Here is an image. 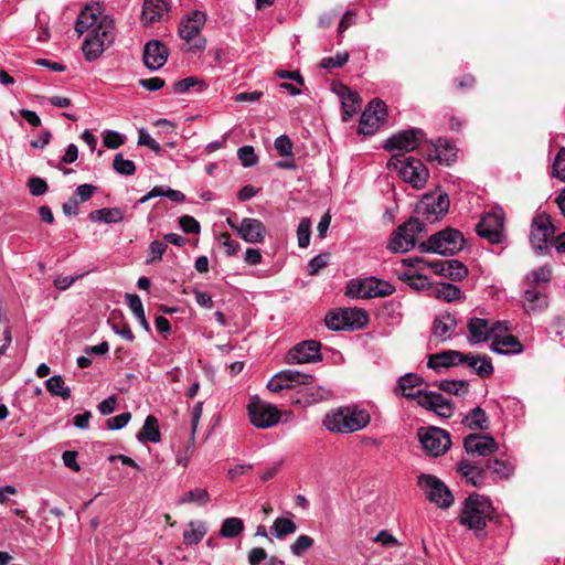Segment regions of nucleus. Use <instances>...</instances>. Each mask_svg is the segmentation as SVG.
Returning a JSON list of instances; mask_svg holds the SVG:
<instances>
[{
	"mask_svg": "<svg viewBox=\"0 0 565 565\" xmlns=\"http://www.w3.org/2000/svg\"><path fill=\"white\" fill-rule=\"evenodd\" d=\"M494 509L491 502L479 493H471L463 502L459 522L475 532L479 540L487 536V522L492 520Z\"/></svg>",
	"mask_w": 565,
	"mask_h": 565,
	"instance_id": "f257e3e1",
	"label": "nucleus"
},
{
	"mask_svg": "<svg viewBox=\"0 0 565 565\" xmlns=\"http://www.w3.org/2000/svg\"><path fill=\"white\" fill-rule=\"evenodd\" d=\"M422 233H426L425 222L409 217L393 231L387 248L394 254L406 253L416 246L417 235Z\"/></svg>",
	"mask_w": 565,
	"mask_h": 565,
	"instance_id": "f03ea898",
	"label": "nucleus"
},
{
	"mask_svg": "<svg viewBox=\"0 0 565 565\" xmlns=\"http://www.w3.org/2000/svg\"><path fill=\"white\" fill-rule=\"evenodd\" d=\"M370 423V415L365 411L355 408H341L333 414L332 419L327 417L326 425L329 430L337 433H353L364 428Z\"/></svg>",
	"mask_w": 565,
	"mask_h": 565,
	"instance_id": "7ed1b4c3",
	"label": "nucleus"
},
{
	"mask_svg": "<svg viewBox=\"0 0 565 565\" xmlns=\"http://www.w3.org/2000/svg\"><path fill=\"white\" fill-rule=\"evenodd\" d=\"M418 486L426 498L441 509H448L454 503V495L448 487L436 476L422 473L418 476Z\"/></svg>",
	"mask_w": 565,
	"mask_h": 565,
	"instance_id": "20e7f679",
	"label": "nucleus"
},
{
	"mask_svg": "<svg viewBox=\"0 0 565 565\" xmlns=\"http://www.w3.org/2000/svg\"><path fill=\"white\" fill-rule=\"evenodd\" d=\"M247 412L250 423L262 429L275 426L281 416L276 406L262 401L258 396H253L249 399Z\"/></svg>",
	"mask_w": 565,
	"mask_h": 565,
	"instance_id": "39448f33",
	"label": "nucleus"
},
{
	"mask_svg": "<svg viewBox=\"0 0 565 565\" xmlns=\"http://www.w3.org/2000/svg\"><path fill=\"white\" fill-rule=\"evenodd\" d=\"M417 436L426 454L434 457L444 455L451 446L449 433L439 427H420Z\"/></svg>",
	"mask_w": 565,
	"mask_h": 565,
	"instance_id": "423d86ee",
	"label": "nucleus"
},
{
	"mask_svg": "<svg viewBox=\"0 0 565 565\" xmlns=\"http://www.w3.org/2000/svg\"><path fill=\"white\" fill-rule=\"evenodd\" d=\"M205 13L199 10L191 12L190 15L182 19L179 25V35L186 41L191 47L204 50L206 40L200 34L205 23Z\"/></svg>",
	"mask_w": 565,
	"mask_h": 565,
	"instance_id": "0eeeda50",
	"label": "nucleus"
},
{
	"mask_svg": "<svg viewBox=\"0 0 565 565\" xmlns=\"http://www.w3.org/2000/svg\"><path fill=\"white\" fill-rule=\"evenodd\" d=\"M555 227L547 213L535 215L531 223L530 242L536 254H544L548 249L547 243L554 237Z\"/></svg>",
	"mask_w": 565,
	"mask_h": 565,
	"instance_id": "6e6552de",
	"label": "nucleus"
},
{
	"mask_svg": "<svg viewBox=\"0 0 565 565\" xmlns=\"http://www.w3.org/2000/svg\"><path fill=\"white\" fill-rule=\"evenodd\" d=\"M426 134L423 129L419 128H411L406 130L398 131L397 134L390 137L383 148L386 151L398 150L399 153L413 151L418 148L425 139Z\"/></svg>",
	"mask_w": 565,
	"mask_h": 565,
	"instance_id": "1a4fd4ad",
	"label": "nucleus"
},
{
	"mask_svg": "<svg viewBox=\"0 0 565 565\" xmlns=\"http://www.w3.org/2000/svg\"><path fill=\"white\" fill-rule=\"evenodd\" d=\"M450 201L448 194L443 192L437 196L425 194L416 206V212L426 216L427 221L436 222L443 218L449 210Z\"/></svg>",
	"mask_w": 565,
	"mask_h": 565,
	"instance_id": "9d476101",
	"label": "nucleus"
},
{
	"mask_svg": "<svg viewBox=\"0 0 565 565\" xmlns=\"http://www.w3.org/2000/svg\"><path fill=\"white\" fill-rule=\"evenodd\" d=\"M386 116L387 107L385 103L380 98H374L369 103L361 115L359 132L363 135L374 134L377 130L380 122L385 121Z\"/></svg>",
	"mask_w": 565,
	"mask_h": 565,
	"instance_id": "9b49d317",
	"label": "nucleus"
},
{
	"mask_svg": "<svg viewBox=\"0 0 565 565\" xmlns=\"http://www.w3.org/2000/svg\"><path fill=\"white\" fill-rule=\"evenodd\" d=\"M477 234L491 244H499L504 238V218L497 212L486 213L476 225Z\"/></svg>",
	"mask_w": 565,
	"mask_h": 565,
	"instance_id": "f8f14e48",
	"label": "nucleus"
},
{
	"mask_svg": "<svg viewBox=\"0 0 565 565\" xmlns=\"http://www.w3.org/2000/svg\"><path fill=\"white\" fill-rule=\"evenodd\" d=\"M416 396H419L418 405L423 408L434 412L441 418L452 417L455 405L440 393L418 390L416 391Z\"/></svg>",
	"mask_w": 565,
	"mask_h": 565,
	"instance_id": "ddd939ff",
	"label": "nucleus"
},
{
	"mask_svg": "<svg viewBox=\"0 0 565 565\" xmlns=\"http://www.w3.org/2000/svg\"><path fill=\"white\" fill-rule=\"evenodd\" d=\"M399 177L407 183L412 184L415 189L423 188L429 177L426 166L414 157L405 158L398 170Z\"/></svg>",
	"mask_w": 565,
	"mask_h": 565,
	"instance_id": "4468645a",
	"label": "nucleus"
},
{
	"mask_svg": "<svg viewBox=\"0 0 565 565\" xmlns=\"http://www.w3.org/2000/svg\"><path fill=\"white\" fill-rule=\"evenodd\" d=\"M436 243L441 249V256H454L462 250L465 237L459 230L447 227L434 234Z\"/></svg>",
	"mask_w": 565,
	"mask_h": 565,
	"instance_id": "2eb2a0df",
	"label": "nucleus"
},
{
	"mask_svg": "<svg viewBox=\"0 0 565 565\" xmlns=\"http://www.w3.org/2000/svg\"><path fill=\"white\" fill-rule=\"evenodd\" d=\"M320 349L321 343L316 340L303 341L288 352V361L300 364L322 361Z\"/></svg>",
	"mask_w": 565,
	"mask_h": 565,
	"instance_id": "dca6fc26",
	"label": "nucleus"
},
{
	"mask_svg": "<svg viewBox=\"0 0 565 565\" xmlns=\"http://www.w3.org/2000/svg\"><path fill=\"white\" fill-rule=\"evenodd\" d=\"M463 448L468 454H478L479 456H489L499 450V445L490 435L471 433L463 439Z\"/></svg>",
	"mask_w": 565,
	"mask_h": 565,
	"instance_id": "f3484780",
	"label": "nucleus"
},
{
	"mask_svg": "<svg viewBox=\"0 0 565 565\" xmlns=\"http://www.w3.org/2000/svg\"><path fill=\"white\" fill-rule=\"evenodd\" d=\"M169 57V49L159 40H150L143 47V63L149 70L162 67Z\"/></svg>",
	"mask_w": 565,
	"mask_h": 565,
	"instance_id": "a211bd4d",
	"label": "nucleus"
},
{
	"mask_svg": "<svg viewBox=\"0 0 565 565\" xmlns=\"http://www.w3.org/2000/svg\"><path fill=\"white\" fill-rule=\"evenodd\" d=\"M457 324L456 317L448 311L436 316L431 327V340L436 339L439 342H445L451 339L456 332Z\"/></svg>",
	"mask_w": 565,
	"mask_h": 565,
	"instance_id": "6ab92c4d",
	"label": "nucleus"
},
{
	"mask_svg": "<svg viewBox=\"0 0 565 565\" xmlns=\"http://www.w3.org/2000/svg\"><path fill=\"white\" fill-rule=\"evenodd\" d=\"M456 157V146L445 138H438L435 142H431L429 152L427 153L428 161L437 160L439 163H445L446 166H450L455 162Z\"/></svg>",
	"mask_w": 565,
	"mask_h": 565,
	"instance_id": "aec40b11",
	"label": "nucleus"
},
{
	"mask_svg": "<svg viewBox=\"0 0 565 565\" xmlns=\"http://www.w3.org/2000/svg\"><path fill=\"white\" fill-rule=\"evenodd\" d=\"M237 235L247 243H262L266 237V227L257 218L245 217L239 224Z\"/></svg>",
	"mask_w": 565,
	"mask_h": 565,
	"instance_id": "412c9836",
	"label": "nucleus"
},
{
	"mask_svg": "<svg viewBox=\"0 0 565 565\" xmlns=\"http://www.w3.org/2000/svg\"><path fill=\"white\" fill-rule=\"evenodd\" d=\"M459 364H466L473 369L475 373L481 379L490 377L493 374V364L488 355H479L473 353H463L459 356Z\"/></svg>",
	"mask_w": 565,
	"mask_h": 565,
	"instance_id": "4be33fe9",
	"label": "nucleus"
},
{
	"mask_svg": "<svg viewBox=\"0 0 565 565\" xmlns=\"http://www.w3.org/2000/svg\"><path fill=\"white\" fill-rule=\"evenodd\" d=\"M461 352L457 350H445L427 356V366L436 373H441L444 369L459 365Z\"/></svg>",
	"mask_w": 565,
	"mask_h": 565,
	"instance_id": "5701e85b",
	"label": "nucleus"
},
{
	"mask_svg": "<svg viewBox=\"0 0 565 565\" xmlns=\"http://www.w3.org/2000/svg\"><path fill=\"white\" fill-rule=\"evenodd\" d=\"M103 6L99 2L87 4L79 13L76 23L75 31L78 35L94 26L103 14Z\"/></svg>",
	"mask_w": 565,
	"mask_h": 565,
	"instance_id": "b1692460",
	"label": "nucleus"
},
{
	"mask_svg": "<svg viewBox=\"0 0 565 565\" xmlns=\"http://www.w3.org/2000/svg\"><path fill=\"white\" fill-rule=\"evenodd\" d=\"M297 393L300 396L295 399L294 403L301 404L303 406L328 399L331 396V392L329 390L313 385V382L311 384L301 385Z\"/></svg>",
	"mask_w": 565,
	"mask_h": 565,
	"instance_id": "393cba45",
	"label": "nucleus"
},
{
	"mask_svg": "<svg viewBox=\"0 0 565 565\" xmlns=\"http://www.w3.org/2000/svg\"><path fill=\"white\" fill-rule=\"evenodd\" d=\"M168 10L166 0H145L141 11V23L148 26L154 22H159L163 13Z\"/></svg>",
	"mask_w": 565,
	"mask_h": 565,
	"instance_id": "a878e982",
	"label": "nucleus"
},
{
	"mask_svg": "<svg viewBox=\"0 0 565 565\" xmlns=\"http://www.w3.org/2000/svg\"><path fill=\"white\" fill-rule=\"evenodd\" d=\"M491 350L499 354H518L523 351V345L515 335L495 334L491 343Z\"/></svg>",
	"mask_w": 565,
	"mask_h": 565,
	"instance_id": "bb28decb",
	"label": "nucleus"
},
{
	"mask_svg": "<svg viewBox=\"0 0 565 565\" xmlns=\"http://www.w3.org/2000/svg\"><path fill=\"white\" fill-rule=\"evenodd\" d=\"M95 41L103 42V44L107 47L115 40V22L114 19L109 15H103L99 19L98 24L89 34Z\"/></svg>",
	"mask_w": 565,
	"mask_h": 565,
	"instance_id": "cd10ccee",
	"label": "nucleus"
},
{
	"mask_svg": "<svg viewBox=\"0 0 565 565\" xmlns=\"http://www.w3.org/2000/svg\"><path fill=\"white\" fill-rule=\"evenodd\" d=\"M95 41L103 42V44L107 47L115 40V22L114 19L109 15H103L99 19L98 24L89 34Z\"/></svg>",
	"mask_w": 565,
	"mask_h": 565,
	"instance_id": "c85d7f7f",
	"label": "nucleus"
},
{
	"mask_svg": "<svg viewBox=\"0 0 565 565\" xmlns=\"http://www.w3.org/2000/svg\"><path fill=\"white\" fill-rule=\"evenodd\" d=\"M469 330L468 341L470 344L486 342L491 337L489 321L482 318H470L467 324Z\"/></svg>",
	"mask_w": 565,
	"mask_h": 565,
	"instance_id": "c756f323",
	"label": "nucleus"
},
{
	"mask_svg": "<svg viewBox=\"0 0 565 565\" xmlns=\"http://www.w3.org/2000/svg\"><path fill=\"white\" fill-rule=\"evenodd\" d=\"M462 425L471 430H487L489 428V417L484 409L477 406L465 416Z\"/></svg>",
	"mask_w": 565,
	"mask_h": 565,
	"instance_id": "7c9ffc66",
	"label": "nucleus"
},
{
	"mask_svg": "<svg viewBox=\"0 0 565 565\" xmlns=\"http://www.w3.org/2000/svg\"><path fill=\"white\" fill-rule=\"evenodd\" d=\"M141 443H159L161 438L159 422L156 416L149 415L146 417L142 428L137 435Z\"/></svg>",
	"mask_w": 565,
	"mask_h": 565,
	"instance_id": "2f4dec72",
	"label": "nucleus"
},
{
	"mask_svg": "<svg viewBox=\"0 0 565 565\" xmlns=\"http://www.w3.org/2000/svg\"><path fill=\"white\" fill-rule=\"evenodd\" d=\"M395 288L390 282L376 277L366 278V291L364 298L386 297L394 292Z\"/></svg>",
	"mask_w": 565,
	"mask_h": 565,
	"instance_id": "473e14b6",
	"label": "nucleus"
},
{
	"mask_svg": "<svg viewBox=\"0 0 565 565\" xmlns=\"http://www.w3.org/2000/svg\"><path fill=\"white\" fill-rule=\"evenodd\" d=\"M434 386L449 395L463 397L469 393L470 384L466 380H441L436 381Z\"/></svg>",
	"mask_w": 565,
	"mask_h": 565,
	"instance_id": "72a5a7b5",
	"label": "nucleus"
},
{
	"mask_svg": "<svg viewBox=\"0 0 565 565\" xmlns=\"http://www.w3.org/2000/svg\"><path fill=\"white\" fill-rule=\"evenodd\" d=\"M344 326L347 330L362 329L369 322V315L360 308H344Z\"/></svg>",
	"mask_w": 565,
	"mask_h": 565,
	"instance_id": "f704fd0d",
	"label": "nucleus"
},
{
	"mask_svg": "<svg viewBox=\"0 0 565 565\" xmlns=\"http://www.w3.org/2000/svg\"><path fill=\"white\" fill-rule=\"evenodd\" d=\"M424 383V379L417 374L408 373L398 380V388L402 391V395L412 401L418 403L419 396H416L414 388Z\"/></svg>",
	"mask_w": 565,
	"mask_h": 565,
	"instance_id": "c9c22d12",
	"label": "nucleus"
},
{
	"mask_svg": "<svg viewBox=\"0 0 565 565\" xmlns=\"http://www.w3.org/2000/svg\"><path fill=\"white\" fill-rule=\"evenodd\" d=\"M92 222L118 223L124 220V211L120 207H103L89 213Z\"/></svg>",
	"mask_w": 565,
	"mask_h": 565,
	"instance_id": "e433bc0d",
	"label": "nucleus"
},
{
	"mask_svg": "<svg viewBox=\"0 0 565 565\" xmlns=\"http://www.w3.org/2000/svg\"><path fill=\"white\" fill-rule=\"evenodd\" d=\"M524 309L527 313L541 311L547 307V298L539 290L527 289L524 291Z\"/></svg>",
	"mask_w": 565,
	"mask_h": 565,
	"instance_id": "4c0bfd02",
	"label": "nucleus"
},
{
	"mask_svg": "<svg viewBox=\"0 0 565 565\" xmlns=\"http://www.w3.org/2000/svg\"><path fill=\"white\" fill-rule=\"evenodd\" d=\"M297 531L296 523L288 518H277L270 526V533L278 540L294 534Z\"/></svg>",
	"mask_w": 565,
	"mask_h": 565,
	"instance_id": "58836bf2",
	"label": "nucleus"
},
{
	"mask_svg": "<svg viewBox=\"0 0 565 565\" xmlns=\"http://www.w3.org/2000/svg\"><path fill=\"white\" fill-rule=\"evenodd\" d=\"M108 323L111 326V329L115 333L119 334L127 341H134L135 335L129 324L122 320V317L119 312L113 311L108 318Z\"/></svg>",
	"mask_w": 565,
	"mask_h": 565,
	"instance_id": "ea45409f",
	"label": "nucleus"
},
{
	"mask_svg": "<svg viewBox=\"0 0 565 565\" xmlns=\"http://www.w3.org/2000/svg\"><path fill=\"white\" fill-rule=\"evenodd\" d=\"M431 289L436 298L444 299L446 301H454L461 297L460 288L449 282H439L431 287Z\"/></svg>",
	"mask_w": 565,
	"mask_h": 565,
	"instance_id": "a19ab883",
	"label": "nucleus"
},
{
	"mask_svg": "<svg viewBox=\"0 0 565 565\" xmlns=\"http://www.w3.org/2000/svg\"><path fill=\"white\" fill-rule=\"evenodd\" d=\"M284 381L290 384L289 390L300 387L301 385L311 384L315 377L310 374L300 373L294 370H284L280 372Z\"/></svg>",
	"mask_w": 565,
	"mask_h": 565,
	"instance_id": "79ce46f5",
	"label": "nucleus"
},
{
	"mask_svg": "<svg viewBox=\"0 0 565 565\" xmlns=\"http://www.w3.org/2000/svg\"><path fill=\"white\" fill-rule=\"evenodd\" d=\"M190 530L183 532V543L186 545L199 544L206 534V527L202 522L191 521Z\"/></svg>",
	"mask_w": 565,
	"mask_h": 565,
	"instance_id": "37998d69",
	"label": "nucleus"
},
{
	"mask_svg": "<svg viewBox=\"0 0 565 565\" xmlns=\"http://www.w3.org/2000/svg\"><path fill=\"white\" fill-rule=\"evenodd\" d=\"M445 274H444V277L445 278H448L450 280H454V281H457V280H462L463 278H466L468 276V268L467 266L460 262V260H457V259H451V260H445Z\"/></svg>",
	"mask_w": 565,
	"mask_h": 565,
	"instance_id": "c03bdc74",
	"label": "nucleus"
},
{
	"mask_svg": "<svg viewBox=\"0 0 565 565\" xmlns=\"http://www.w3.org/2000/svg\"><path fill=\"white\" fill-rule=\"evenodd\" d=\"M244 531V523L239 518H227L223 521L220 535L226 539L238 536Z\"/></svg>",
	"mask_w": 565,
	"mask_h": 565,
	"instance_id": "a18cd8bd",
	"label": "nucleus"
},
{
	"mask_svg": "<svg viewBox=\"0 0 565 565\" xmlns=\"http://www.w3.org/2000/svg\"><path fill=\"white\" fill-rule=\"evenodd\" d=\"M106 49L103 42L95 41L90 35L86 36L82 45L85 58L89 62L97 60Z\"/></svg>",
	"mask_w": 565,
	"mask_h": 565,
	"instance_id": "49530a36",
	"label": "nucleus"
},
{
	"mask_svg": "<svg viewBox=\"0 0 565 565\" xmlns=\"http://www.w3.org/2000/svg\"><path fill=\"white\" fill-rule=\"evenodd\" d=\"M399 279L407 282V285L415 290L431 288L428 277L422 274H415L408 270L401 274Z\"/></svg>",
	"mask_w": 565,
	"mask_h": 565,
	"instance_id": "de8ad7c7",
	"label": "nucleus"
},
{
	"mask_svg": "<svg viewBox=\"0 0 565 565\" xmlns=\"http://www.w3.org/2000/svg\"><path fill=\"white\" fill-rule=\"evenodd\" d=\"M64 384V380L61 375H54L45 382L46 390L52 395L68 399L71 397V390Z\"/></svg>",
	"mask_w": 565,
	"mask_h": 565,
	"instance_id": "09e8293b",
	"label": "nucleus"
},
{
	"mask_svg": "<svg viewBox=\"0 0 565 565\" xmlns=\"http://www.w3.org/2000/svg\"><path fill=\"white\" fill-rule=\"evenodd\" d=\"M211 497L206 489L203 488H196L194 490H190L189 492L184 493L179 502L181 504L183 503H195L200 507L205 505L207 502H210Z\"/></svg>",
	"mask_w": 565,
	"mask_h": 565,
	"instance_id": "8fccbe9b",
	"label": "nucleus"
},
{
	"mask_svg": "<svg viewBox=\"0 0 565 565\" xmlns=\"http://www.w3.org/2000/svg\"><path fill=\"white\" fill-rule=\"evenodd\" d=\"M486 470H491L494 475L502 479H508L514 471V467L499 459H487Z\"/></svg>",
	"mask_w": 565,
	"mask_h": 565,
	"instance_id": "3c124183",
	"label": "nucleus"
},
{
	"mask_svg": "<svg viewBox=\"0 0 565 565\" xmlns=\"http://www.w3.org/2000/svg\"><path fill=\"white\" fill-rule=\"evenodd\" d=\"M361 98L356 92H353L342 100V120L348 121L360 108Z\"/></svg>",
	"mask_w": 565,
	"mask_h": 565,
	"instance_id": "603ef678",
	"label": "nucleus"
},
{
	"mask_svg": "<svg viewBox=\"0 0 565 565\" xmlns=\"http://www.w3.org/2000/svg\"><path fill=\"white\" fill-rule=\"evenodd\" d=\"M342 317H344V308L330 310L324 319L328 329L333 331L347 330L345 320H342Z\"/></svg>",
	"mask_w": 565,
	"mask_h": 565,
	"instance_id": "864d4df0",
	"label": "nucleus"
},
{
	"mask_svg": "<svg viewBox=\"0 0 565 565\" xmlns=\"http://www.w3.org/2000/svg\"><path fill=\"white\" fill-rule=\"evenodd\" d=\"M113 169L121 175H132L136 166L131 160L125 159L121 153H116L113 160Z\"/></svg>",
	"mask_w": 565,
	"mask_h": 565,
	"instance_id": "5fc2aeb1",
	"label": "nucleus"
},
{
	"mask_svg": "<svg viewBox=\"0 0 565 565\" xmlns=\"http://www.w3.org/2000/svg\"><path fill=\"white\" fill-rule=\"evenodd\" d=\"M168 245L163 241H153L149 246V256L146 259V264H154L162 259V255L166 253Z\"/></svg>",
	"mask_w": 565,
	"mask_h": 565,
	"instance_id": "6e6d98bb",
	"label": "nucleus"
},
{
	"mask_svg": "<svg viewBox=\"0 0 565 565\" xmlns=\"http://www.w3.org/2000/svg\"><path fill=\"white\" fill-rule=\"evenodd\" d=\"M310 236H311V222L309 218L305 217L300 221L298 228H297V238H298V245L301 248H305L310 243Z\"/></svg>",
	"mask_w": 565,
	"mask_h": 565,
	"instance_id": "4d7b16f0",
	"label": "nucleus"
},
{
	"mask_svg": "<svg viewBox=\"0 0 565 565\" xmlns=\"http://www.w3.org/2000/svg\"><path fill=\"white\" fill-rule=\"evenodd\" d=\"M313 544L315 541L312 537L308 535H299L297 540L291 544L290 550L295 555L301 556L305 552L311 548Z\"/></svg>",
	"mask_w": 565,
	"mask_h": 565,
	"instance_id": "13d9d810",
	"label": "nucleus"
},
{
	"mask_svg": "<svg viewBox=\"0 0 565 565\" xmlns=\"http://www.w3.org/2000/svg\"><path fill=\"white\" fill-rule=\"evenodd\" d=\"M553 175L565 182V147H562L553 163Z\"/></svg>",
	"mask_w": 565,
	"mask_h": 565,
	"instance_id": "bf43d9fd",
	"label": "nucleus"
},
{
	"mask_svg": "<svg viewBox=\"0 0 565 565\" xmlns=\"http://www.w3.org/2000/svg\"><path fill=\"white\" fill-rule=\"evenodd\" d=\"M238 159L246 168L253 167L257 163V157L252 146H243L237 151Z\"/></svg>",
	"mask_w": 565,
	"mask_h": 565,
	"instance_id": "052dcab7",
	"label": "nucleus"
},
{
	"mask_svg": "<svg viewBox=\"0 0 565 565\" xmlns=\"http://www.w3.org/2000/svg\"><path fill=\"white\" fill-rule=\"evenodd\" d=\"M366 291V278L363 280H350L347 286L345 295L349 297L364 298Z\"/></svg>",
	"mask_w": 565,
	"mask_h": 565,
	"instance_id": "680f3d73",
	"label": "nucleus"
},
{
	"mask_svg": "<svg viewBox=\"0 0 565 565\" xmlns=\"http://www.w3.org/2000/svg\"><path fill=\"white\" fill-rule=\"evenodd\" d=\"M131 419V413L125 412L106 420V426L110 430H118L125 427Z\"/></svg>",
	"mask_w": 565,
	"mask_h": 565,
	"instance_id": "e2e57ef3",
	"label": "nucleus"
},
{
	"mask_svg": "<svg viewBox=\"0 0 565 565\" xmlns=\"http://www.w3.org/2000/svg\"><path fill=\"white\" fill-rule=\"evenodd\" d=\"M179 225L186 234H199L201 231L200 223L190 215H183L179 218Z\"/></svg>",
	"mask_w": 565,
	"mask_h": 565,
	"instance_id": "0e129e2a",
	"label": "nucleus"
},
{
	"mask_svg": "<svg viewBox=\"0 0 565 565\" xmlns=\"http://www.w3.org/2000/svg\"><path fill=\"white\" fill-rule=\"evenodd\" d=\"M28 188L32 195L40 196L47 191V183L40 177H31L28 180Z\"/></svg>",
	"mask_w": 565,
	"mask_h": 565,
	"instance_id": "69168bd1",
	"label": "nucleus"
},
{
	"mask_svg": "<svg viewBox=\"0 0 565 565\" xmlns=\"http://www.w3.org/2000/svg\"><path fill=\"white\" fill-rule=\"evenodd\" d=\"M125 142V137L117 131H106L103 138L104 147L108 149H118Z\"/></svg>",
	"mask_w": 565,
	"mask_h": 565,
	"instance_id": "338daca9",
	"label": "nucleus"
},
{
	"mask_svg": "<svg viewBox=\"0 0 565 565\" xmlns=\"http://www.w3.org/2000/svg\"><path fill=\"white\" fill-rule=\"evenodd\" d=\"M275 148L281 157L292 156V141L286 135H281L275 140Z\"/></svg>",
	"mask_w": 565,
	"mask_h": 565,
	"instance_id": "774afa93",
	"label": "nucleus"
}]
</instances>
